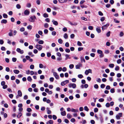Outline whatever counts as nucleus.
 I'll use <instances>...</instances> for the list:
<instances>
[{
	"instance_id": "nucleus-63",
	"label": "nucleus",
	"mask_w": 124,
	"mask_h": 124,
	"mask_svg": "<svg viewBox=\"0 0 124 124\" xmlns=\"http://www.w3.org/2000/svg\"><path fill=\"white\" fill-rule=\"evenodd\" d=\"M98 14L100 16H102L103 15V13L100 11L98 12Z\"/></svg>"
},
{
	"instance_id": "nucleus-40",
	"label": "nucleus",
	"mask_w": 124,
	"mask_h": 124,
	"mask_svg": "<svg viewBox=\"0 0 124 124\" xmlns=\"http://www.w3.org/2000/svg\"><path fill=\"white\" fill-rule=\"evenodd\" d=\"M78 77L80 78H81L83 77V76L82 74H79L78 75Z\"/></svg>"
},
{
	"instance_id": "nucleus-39",
	"label": "nucleus",
	"mask_w": 124,
	"mask_h": 124,
	"mask_svg": "<svg viewBox=\"0 0 124 124\" xmlns=\"http://www.w3.org/2000/svg\"><path fill=\"white\" fill-rule=\"evenodd\" d=\"M67 117L68 118H71L72 117V116L70 114H68L67 115Z\"/></svg>"
},
{
	"instance_id": "nucleus-49",
	"label": "nucleus",
	"mask_w": 124,
	"mask_h": 124,
	"mask_svg": "<svg viewBox=\"0 0 124 124\" xmlns=\"http://www.w3.org/2000/svg\"><path fill=\"white\" fill-rule=\"evenodd\" d=\"M110 31H108L106 34V36L108 37H109L110 36Z\"/></svg>"
},
{
	"instance_id": "nucleus-4",
	"label": "nucleus",
	"mask_w": 124,
	"mask_h": 124,
	"mask_svg": "<svg viewBox=\"0 0 124 124\" xmlns=\"http://www.w3.org/2000/svg\"><path fill=\"white\" fill-rule=\"evenodd\" d=\"M92 74V70L91 69H89L88 70H86L85 72V74L86 75H87L89 73Z\"/></svg>"
},
{
	"instance_id": "nucleus-23",
	"label": "nucleus",
	"mask_w": 124,
	"mask_h": 124,
	"mask_svg": "<svg viewBox=\"0 0 124 124\" xmlns=\"http://www.w3.org/2000/svg\"><path fill=\"white\" fill-rule=\"evenodd\" d=\"M96 81L97 82L100 83L101 82V80L100 78H98L96 79Z\"/></svg>"
},
{
	"instance_id": "nucleus-21",
	"label": "nucleus",
	"mask_w": 124,
	"mask_h": 124,
	"mask_svg": "<svg viewBox=\"0 0 124 124\" xmlns=\"http://www.w3.org/2000/svg\"><path fill=\"white\" fill-rule=\"evenodd\" d=\"M70 55L66 54L65 55V56L66 57V58H65V60H67V59H70L71 58L69 57Z\"/></svg>"
},
{
	"instance_id": "nucleus-47",
	"label": "nucleus",
	"mask_w": 124,
	"mask_h": 124,
	"mask_svg": "<svg viewBox=\"0 0 124 124\" xmlns=\"http://www.w3.org/2000/svg\"><path fill=\"white\" fill-rule=\"evenodd\" d=\"M65 46L66 47H69V43L68 42H67L65 44Z\"/></svg>"
},
{
	"instance_id": "nucleus-60",
	"label": "nucleus",
	"mask_w": 124,
	"mask_h": 124,
	"mask_svg": "<svg viewBox=\"0 0 124 124\" xmlns=\"http://www.w3.org/2000/svg\"><path fill=\"white\" fill-rule=\"evenodd\" d=\"M48 32V31L47 29H46L44 30V32L46 34H47Z\"/></svg>"
},
{
	"instance_id": "nucleus-32",
	"label": "nucleus",
	"mask_w": 124,
	"mask_h": 124,
	"mask_svg": "<svg viewBox=\"0 0 124 124\" xmlns=\"http://www.w3.org/2000/svg\"><path fill=\"white\" fill-rule=\"evenodd\" d=\"M74 67V65L73 64H70L69 65V67L70 69H72Z\"/></svg>"
},
{
	"instance_id": "nucleus-16",
	"label": "nucleus",
	"mask_w": 124,
	"mask_h": 124,
	"mask_svg": "<svg viewBox=\"0 0 124 124\" xmlns=\"http://www.w3.org/2000/svg\"><path fill=\"white\" fill-rule=\"evenodd\" d=\"M61 115L63 116H65L66 115V113L65 111L61 112Z\"/></svg>"
},
{
	"instance_id": "nucleus-46",
	"label": "nucleus",
	"mask_w": 124,
	"mask_h": 124,
	"mask_svg": "<svg viewBox=\"0 0 124 124\" xmlns=\"http://www.w3.org/2000/svg\"><path fill=\"white\" fill-rule=\"evenodd\" d=\"M56 34V33L55 31H54L52 32V35L53 36H55Z\"/></svg>"
},
{
	"instance_id": "nucleus-29",
	"label": "nucleus",
	"mask_w": 124,
	"mask_h": 124,
	"mask_svg": "<svg viewBox=\"0 0 124 124\" xmlns=\"http://www.w3.org/2000/svg\"><path fill=\"white\" fill-rule=\"evenodd\" d=\"M43 16L45 18L47 17L48 16V15L46 13H44L43 14Z\"/></svg>"
},
{
	"instance_id": "nucleus-26",
	"label": "nucleus",
	"mask_w": 124,
	"mask_h": 124,
	"mask_svg": "<svg viewBox=\"0 0 124 124\" xmlns=\"http://www.w3.org/2000/svg\"><path fill=\"white\" fill-rule=\"evenodd\" d=\"M58 43H60V44H62V43L63 41L61 39H60L58 40Z\"/></svg>"
},
{
	"instance_id": "nucleus-8",
	"label": "nucleus",
	"mask_w": 124,
	"mask_h": 124,
	"mask_svg": "<svg viewBox=\"0 0 124 124\" xmlns=\"http://www.w3.org/2000/svg\"><path fill=\"white\" fill-rule=\"evenodd\" d=\"M29 13H30L29 11L28 10H25L24 11V14L25 15H29ZM23 13L22 14V15L23 16Z\"/></svg>"
},
{
	"instance_id": "nucleus-43",
	"label": "nucleus",
	"mask_w": 124,
	"mask_h": 124,
	"mask_svg": "<svg viewBox=\"0 0 124 124\" xmlns=\"http://www.w3.org/2000/svg\"><path fill=\"white\" fill-rule=\"evenodd\" d=\"M34 66L33 65L31 64L30 66V68L31 69H33L34 68Z\"/></svg>"
},
{
	"instance_id": "nucleus-45",
	"label": "nucleus",
	"mask_w": 124,
	"mask_h": 124,
	"mask_svg": "<svg viewBox=\"0 0 124 124\" xmlns=\"http://www.w3.org/2000/svg\"><path fill=\"white\" fill-rule=\"evenodd\" d=\"M104 53L106 54H108L109 53V51L108 50H105Z\"/></svg>"
},
{
	"instance_id": "nucleus-1",
	"label": "nucleus",
	"mask_w": 124,
	"mask_h": 124,
	"mask_svg": "<svg viewBox=\"0 0 124 124\" xmlns=\"http://www.w3.org/2000/svg\"><path fill=\"white\" fill-rule=\"evenodd\" d=\"M36 18L35 16H31L29 19V21L31 22H34L36 19Z\"/></svg>"
},
{
	"instance_id": "nucleus-35",
	"label": "nucleus",
	"mask_w": 124,
	"mask_h": 124,
	"mask_svg": "<svg viewBox=\"0 0 124 124\" xmlns=\"http://www.w3.org/2000/svg\"><path fill=\"white\" fill-rule=\"evenodd\" d=\"M94 88L96 89H98L99 88V86L97 84H95L94 85Z\"/></svg>"
},
{
	"instance_id": "nucleus-51",
	"label": "nucleus",
	"mask_w": 124,
	"mask_h": 124,
	"mask_svg": "<svg viewBox=\"0 0 124 124\" xmlns=\"http://www.w3.org/2000/svg\"><path fill=\"white\" fill-rule=\"evenodd\" d=\"M80 115L83 117L85 116V115L83 112H81L80 113Z\"/></svg>"
},
{
	"instance_id": "nucleus-3",
	"label": "nucleus",
	"mask_w": 124,
	"mask_h": 124,
	"mask_svg": "<svg viewBox=\"0 0 124 124\" xmlns=\"http://www.w3.org/2000/svg\"><path fill=\"white\" fill-rule=\"evenodd\" d=\"M69 87L70 88L72 87L74 89L76 87V85L74 83H70L68 85Z\"/></svg>"
},
{
	"instance_id": "nucleus-42",
	"label": "nucleus",
	"mask_w": 124,
	"mask_h": 124,
	"mask_svg": "<svg viewBox=\"0 0 124 124\" xmlns=\"http://www.w3.org/2000/svg\"><path fill=\"white\" fill-rule=\"evenodd\" d=\"M16 7L18 9H20L21 8V6L19 4H18L16 5Z\"/></svg>"
},
{
	"instance_id": "nucleus-38",
	"label": "nucleus",
	"mask_w": 124,
	"mask_h": 124,
	"mask_svg": "<svg viewBox=\"0 0 124 124\" xmlns=\"http://www.w3.org/2000/svg\"><path fill=\"white\" fill-rule=\"evenodd\" d=\"M36 3L38 5H39L40 3V0H37L36 1Z\"/></svg>"
},
{
	"instance_id": "nucleus-61",
	"label": "nucleus",
	"mask_w": 124,
	"mask_h": 124,
	"mask_svg": "<svg viewBox=\"0 0 124 124\" xmlns=\"http://www.w3.org/2000/svg\"><path fill=\"white\" fill-rule=\"evenodd\" d=\"M56 54L57 56H59L60 57L61 56V54H60L59 52H58L56 53Z\"/></svg>"
},
{
	"instance_id": "nucleus-9",
	"label": "nucleus",
	"mask_w": 124,
	"mask_h": 124,
	"mask_svg": "<svg viewBox=\"0 0 124 124\" xmlns=\"http://www.w3.org/2000/svg\"><path fill=\"white\" fill-rule=\"evenodd\" d=\"M16 51L20 53L21 54H23V53L24 51L23 50H21L19 48H17L16 50Z\"/></svg>"
},
{
	"instance_id": "nucleus-17",
	"label": "nucleus",
	"mask_w": 124,
	"mask_h": 124,
	"mask_svg": "<svg viewBox=\"0 0 124 124\" xmlns=\"http://www.w3.org/2000/svg\"><path fill=\"white\" fill-rule=\"evenodd\" d=\"M80 59L81 62H85V60L83 57L82 56L81 57H80Z\"/></svg>"
},
{
	"instance_id": "nucleus-59",
	"label": "nucleus",
	"mask_w": 124,
	"mask_h": 124,
	"mask_svg": "<svg viewBox=\"0 0 124 124\" xmlns=\"http://www.w3.org/2000/svg\"><path fill=\"white\" fill-rule=\"evenodd\" d=\"M124 35V33L123 32H121L119 34L120 37L123 36Z\"/></svg>"
},
{
	"instance_id": "nucleus-44",
	"label": "nucleus",
	"mask_w": 124,
	"mask_h": 124,
	"mask_svg": "<svg viewBox=\"0 0 124 124\" xmlns=\"http://www.w3.org/2000/svg\"><path fill=\"white\" fill-rule=\"evenodd\" d=\"M110 92L111 93H114L115 92V90L113 88H112L110 89Z\"/></svg>"
},
{
	"instance_id": "nucleus-24",
	"label": "nucleus",
	"mask_w": 124,
	"mask_h": 124,
	"mask_svg": "<svg viewBox=\"0 0 124 124\" xmlns=\"http://www.w3.org/2000/svg\"><path fill=\"white\" fill-rule=\"evenodd\" d=\"M31 6V4L30 3H27L26 4V7L28 8H30Z\"/></svg>"
},
{
	"instance_id": "nucleus-37",
	"label": "nucleus",
	"mask_w": 124,
	"mask_h": 124,
	"mask_svg": "<svg viewBox=\"0 0 124 124\" xmlns=\"http://www.w3.org/2000/svg\"><path fill=\"white\" fill-rule=\"evenodd\" d=\"M119 67L118 66H116L115 68V70L116 71H118L119 70Z\"/></svg>"
},
{
	"instance_id": "nucleus-10",
	"label": "nucleus",
	"mask_w": 124,
	"mask_h": 124,
	"mask_svg": "<svg viewBox=\"0 0 124 124\" xmlns=\"http://www.w3.org/2000/svg\"><path fill=\"white\" fill-rule=\"evenodd\" d=\"M52 22L54 24L57 26L58 24V23L57 21H55L54 19H53L52 21Z\"/></svg>"
},
{
	"instance_id": "nucleus-19",
	"label": "nucleus",
	"mask_w": 124,
	"mask_h": 124,
	"mask_svg": "<svg viewBox=\"0 0 124 124\" xmlns=\"http://www.w3.org/2000/svg\"><path fill=\"white\" fill-rule=\"evenodd\" d=\"M13 72L15 73L16 74H18L20 72L18 70H13Z\"/></svg>"
},
{
	"instance_id": "nucleus-20",
	"label": "nucleus",
	"mask_w": 124,
	"mask_h": 124,
	"mask_svg": "<svg viewBox=\"0 0 124 124\" xmlns=\"http://www.w3.org/2000/svg\"><path fill=\"white\" fill-rule=\"evenodd\" d=\"M96 30L97 32L98 33H100L101 32V30L99 27H97L96 28Z\"/></svg>"
},
{
	"instance_id": "nucleus-36",
	"label": "nucleus",
	"mask_w": 124,
	"mask_h": 124,
	"mask_svg": "<svg viewBox=\"0 0 124 124\" xmlns=\"http://www.w3.org/2000/svg\"><path fill=\"white\" fill-rule=\"evenodd\" d=\"M3 17L4 18H7L8 17L7 15L5 14H4L3 15Z\"/></svg>"
},
{
	"instance_id": "nucleus-2",
	"label": "nucleus",
	"mask_w": 124,
	"mask_h": 124,
	"mask_svg": "<svg viewBox=\"0 0 124 124\" xmlns=\"http://www.w3.org/2000/svg\"><path fill=\"white\" fill-rule=\"evenodd\" d=\"M35 47L39 51L41 50L43 47L42 46L39 44H37L35 46Z\"/></svg>"
},
{
	"instance_id": "nucleus-56",
	"label": "nucleus",
	"mask_w": 124,
	"mask_h": 124,
	"mask_svg": "<svg viewBox=\"0 0 124 124\" xmlns=\"http://www.w3.org/2000/svg\"><path fill=\"white\" fill-rule=\"evenodd\" d=\"M27 110L28 112H30L32 110L30 108H27Z\"/></svg>"
},
{
	"instance_id": "nucleus-50",
	"label": "nucleus",
	"mask_w": 124,
	"mask_h": 124,
	"mask_svg": "<svg viewBox=\"0 0 124 124\" xmlns=\"http://www.w3.org/2000/svg\"><path fill=\"white\" fill-rule=\"evenodd\" d=\"M83 49V48L82 47H79L78 48V51H80L82 50Z\"/></svg>"
},
{
	"instance_id": "nucleus-27",
	"label": "nucleus",
	"mask_w": 124,
	"mask_h": 124,
	"mask_svg": "<svg viewBox=\"0 0 124 124\" xmlns=\"http://www.w3.org/2000/svg\"><path fill=\"white\" fill-rule=\"evenodd\" d=\"M44 26L45 28H47L48 27L49 25L47 23H45L44 24Z\"/></svg>"
},
{
	"instance_id": "nucleus-15",
	"label": "nucleus",
	"mask_w": 124,
	"mask_h": 124,
	"mask_svg": "<svg viewBox=\"0 0 124 124\" xmlns=\"http://www.w3.org/2000/svg\"><path fill=\"white\" fill-rule=\"evenodd\" d=\"M7 22V20L6 19H3L1 21V23H6Z\"/></svg>"
},
{
	"instance_id": "nucleus-11",
	"label": "nucleus",
	"mask_w": 124,
	"mask_h": 124,
	"mask_svg": "<svg viewBox=\"0 0 124 124\" xmlns=\"http://www.w3.org/2000/svg\"><path fill=\"white\" fill-rule=\"evenodd\" d=\"M53 121L52 120H50L46 122V124H53Z\"/></svg>"
},
{
	"instance_id": "nucleus-53",
	"label": "nucleus",
	"mask_w": 124,
	"mask_h": 124,
	"mask_svg": "<svg viewBox=\"0 0 124 124\" xmlns=\"http://www.w3.org/2000/svg\"><path fill=\"white\" fill-rule=\"evenodd\" d=\"M65 51L66 52L68 53H69L70 51V50L68 48L66 49H65Z\"/></svg>"
},
{
	"instance_id": "nucleus-6",
	"label": "nucleus",
	"mask_w": 124,
	"mask_h": 124,
	"mask_svg": "<svg viewBox=\"0 0 124 124\" xmlns=\"http://www.w3.org/2000/svg\"><path fill=\"white\" fill-rule=\"evenodd\" d=\"M109 26V24H107L103 26L102 27V30L104 31Z\"/></svg>"
},
{
	"instance_id": "nucleus-30",
	"label": "nucleus",
	"mask_w": 124,
	"mask_h": 124,
	"mask_svg": "<svg viewBox=\"0 0 124 124\" xmlns=\"http://www.w3.org/2000/svg\"><path fill=\"white\" fill-rule=\"evenodd\" d=\"M84 110L87 111H88L89 110V109L87 106H85L84 107Z\"/></svg>"
},
{
	"instance_id": "nucleus-34",
	"label": "nucleus",
	"mask_w": 124,
	"mask_h": 124,
	"mask_svg": "<svg viewBox=\"0 0 124 124\" xmlns=\"http://www.w3.org/2000/svg\"><path fill=\"white\" fill-rule=\"evenodd\" d=\"M44 43V41L42 40H40L38 42V43L39 44H42Z\"/></svg>"
},
{
	"instance_id": "nucleus-12",
	"label": "nucleus",
	"mask_w": 124,
	"mask_h": 124,
	"mask_svg": "<svg viewBox=\"0 0 124 124\" xmlns=\"http://www.w3.org/2000/svg\"><path fill=\"white\" fill-rule=\"evenodd\" d=\"M82 66V64H79L78 65H77L76 66V69H79L80 67Z\"/></svg>"
},
{
	"instance_id": "nucleus-58",
	"label": "nucleus",
	"mask_w": 124,
	"mask_h": 124,
	"mask_svg": "<svg viewBox=\"0 0 124 124\" xmlns=\"http://www.w3.org/2000/svg\"><path fill=\"white\" fill-rule=\"evenodd\" d=\"M5 77L6 80H8L9 79V76L8 75H6Z\"/></svg>"
},
{
	"instance_id": "nucleus-48",
	"label": "nucleus",
	"mask_w": 124,
	"mask_h": 124,
	"mask_svg": "<svg viewBox=\"0 0 124 124\" xmlns=\"http://www.w3.org/2000/svg\"><path fill=\"white\" fill-rule=\"evenodd\" d=\"M121 59H119L117 61V63L118 64H120L121 63Z\"/></svg>"
},
{
	"instance_id": "nucleus-64",
	"label": "nucleus",
	"mask_w": 124,
	"mask_h": 124,
	"mask_svg": "<svg viewBox=\"0 0 124 124\" xmlns=\"http://www.w3.org/2000/svg\"><path fill=\"white\" fill-rule=\"evenodd\" d=\"M45 78L44 76L43 75H41L40 76V78L41 79H44Z\"/></svg>"
},
{
	"instance_id": "nucleus-18",
	"label": "nucleus",
	"mask_w": 124,
	"mask_h": 124,
	"mask_svg": "<svg viewBox=\"0 0 124 124\" xmlns=\"http://www.w3.org/2000/svg\"><path fill=\"white\" fill-rule=\"evenodd\" d=\"M58 1L60 3H63L66 2L67 0H58Z\"/></svg>"
},
{
	"instance_id": "nucleus-25",
	"label": "nucleus",
	"mask_w": 124,
	"mask_h": 124,
	"mask_svg": "<svg viewBox=\"0 0 124 124\" xmlns=\"http://www.w3.org/2000/svg\"><path fill=\"white\" fill-rule=\"evenodd\" d=\"M97 52L99 54H101L103 53V52L101 50L98 49L97 50Z\"/></svg>"
},
{
	"instance_id": "nucleus-57",
	"label": "nucleus",
	"mask_w": 124,
	"mask_h": 124,
	"mask_svg": "<svg viewBox=\"0 0 124 124\" xmlns=\"http://www.w3.org/2000/svg\"><path fill=\"white\" fill-rule=\"evenodd\" d=\"M105 18L104 17H103L101 18L100 20L101 21L103 22L105 20Z\"/></svg>"
},
{
	"instance_id": "nucleus-41",
	"label": "nucleus",
	"mask_w": 124,
	"mask_h": 124,
	"mask_svg": "<svg viewBox=\"0 0 124 124\" xmlns=\"http://www.w3.org/2000/svg\"><path fill=\"white\" fill-rule=\"evenodd\" d=\"M68 36L66 33H65L64 34V37L65 39H67L68 38Z\"/></svg>"
},
{
	"instance_id": "nucleus-7",
	"label": "nucleus",
	"mask_w": 124,
	"mask_h": 124,
	"mask_svg": "<svg viewBox=\"0 0 124 124\" xmlns=\"http://www.w3.org/2000/svg\"><path fill=\"white\" fill-rule=\"evenodd\" d=\"M69 81L68 80H66L62 82L61 83V85L62 86H64L66 84L69 83Z\"/></svg>"
},
{
	"instance_id": "nucleus-5",
	"label": "nucleus",
	"mask_w": 124,
	"mask_h": 124,
	"mask_svg": "<svg viewBox=\"0 0 124 124\" xmlns=\"http://www.w3.org/2000/svg\"><path fill=\"white\" fill-rule=\"evenodd\" d=\"M54 76L57 79H59V76L58 75L57 73L56 72H54L53 74Z\"/></svg>"
},
{
	"instance_id": "nucleus-31",
	"label": "nucleus",
	"mask_w": 124,
	"mask_h": 124,
	"mask_svg": "<svg viewBox=\"0 0 124 124\" xmlns=\"http://www.w3.org/2000/svg\"><path fill=\"white\" fill-rule=\"evenodd\" d=\"M27 80L29 81L30 82L32 80V78L30 76H29L27 78Z\"/></svg>"
},
{
	"instance_id": "nucleus-54",
	"label": "nucleus",
	"mask_w": 124,
	"mask_h": 124,
	"mask_svg": "<svg viewBox=\"0 0 124 124\" xmlns=\"http://www.w3.org/2000/svg\"><path fill=\"white\" fill-rule=\"evenodd\" d=\"M105 86V85L104 84H102L101 85V87L102 88H103Z\"/></svg>"
},
{
	"instance_id": "nucleus-62",
	"label": "nucleus",
	"mask_w": 124,
	"mask_h": 124,
	"mask_svg": "<svg viewBox=\"0 0 124 124\" xmlns=\"http://www.w3.org/2000/svg\"><path fill=\"white\" fill-rule=\"evenodd\" d=\"M39 66L40 68H43V65L42 64H40L39 65Z\"/></svg>"
},
{
	"instance_id": "nucleus-14",
	"label": "nucleus",
	"mask_w": 124,
	"mask_h": 124,
	"mask_svg": "<svg viewBox=\"0 0 124 124\" xmlns=\"http://www.w3.org/2000/svg\"><path fill=\"white\" fill-rule=\"evenodd\" d=\"M18 94L19 97H21L22 95V93L21 91L19 90L18 91Z\"/></svg>"
},
{
	"instance_id": "nucleus-55",
	"label": "nucleus",
	"mask_w": 124,
	"mask_h": 124,
	"mask_svg": "<svg viewBox=\"0 0 124 124\" xmlns=\"http://www.w3.org/2000/svg\"><path fill=\"white\" fill-rule=\"evenodd\" d=\"M54 78L53 77L50 78H49L50 81V82H53L54 81Z\"/></svg>"
},
{
	"instance_id": "nucleus-22",
	"label": "nucleus",
	"mask_w": 124,
	"mask_h": 124,
	"mask_svg": "<svg viewBox=\"0 0 124 124\" xmlns=\"http://www.w3.org/2000/svg\"><path fill=\"white\" fill-rule=\"evenodd\" d=\"M27 28L28 29L31 30L32 28V26L31 25H29L27 27Z\"/></svg>"
},
{
	"instance_id": "nucleus-13",
	"label": "nucleus",
	"mask_w": 124,
	"mask_h": 124,
	"mask_svg": "<svg viewBox=\"0 0 124 124\" xmlns=\"http://www.w3.org/2000/svg\"><path fill=\"white\" fill-rule=\"evenodd\" d=\"M71 111L73 112H78V111L77 109H75L72 108L71 109Z\"/></svg>"
},
{
	"instance_id": "nucleus-28",
	"label": "nucleus",
	"mask_w": 124,
	"mask_h": 124,
	"mask_svg": "<svg viewBox=\"0 0 124 124\" xmlns=\"http://www.w3.org/2000/svg\"><path fill=\"white\" fill-rule=\"evenodd\" d=\"M77 45L79 46H82V44L79 41H78L77 42Z\"/></svg>"
},
{
	"instance_id": "nucleus-33",
	"label": "nucleus",
	"mask_w": 124,
	"mask_h": 124,
	"mask_svg": "<svg viewBox=\"0 0 124 124\" xmlns=\"http://www.w3.org/2000/svg\"><path fill=\"white\" fill-rule=\"evenodd\" d=\"M109 67L111 68H113L114 66V65L113 64H110L109 65Z\"/></svg>"
},
{
	"instance_id": "nucleus-52",
	"label": "nucleus",
	"mask_w": 124,
	"mask_h": 124,
	"mask_svg": "<svg viewBox=\"0 0 124 124\" xmlns=\"http://www.w3.org/2000/svg\"><path fill=\"white\" fill-rule=\"evenodd\" d=\"M25 30V29L23 27H22L20 29V31H21L23 32Z\"/></svg>"
}]
</instances>
